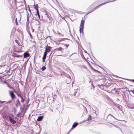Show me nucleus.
Here are the masks:
<instances>
[{
	"mask_svg": "<svg viewBox=\"0 0 134 134\" xmlns=\"http://www.w3.org/2000/svg\"><path fill=\"white\" fill-rule=\"evenodd\" d=\"M119 108V109H120V107H119H119H118V108Z\"/></svg>",
	"mask_w": 134,
	"mask_h": 134,
	"instance_id": "bf43d9fd",
	"label": "nucleus"
},
{
	"mask_svg": "<svg viewBox=\"0 0 134 134\" xmlns=\"http://www.w3.org/2000/svg\"><path fill=\"white\" fill-rule=\"evenodd\" d=\"M89 8H91V7L90 6L89 7H88V9H89Z\"/></svg>",
	"mask_w": 134,
	"mask_h": 134,
	"instance_id": "de8ad7c7",
	"label": "nucleus"
},
{
	"mask_svg": "<svg viewBox=\"0 0 134 134\" xmlns=\"http://www.w3.org/2000/svg\"><path fill=\"white\" fill-rule=\"evenodd\" d=\"M21 113H19L16 115V116L18 117H19L21 115Z\"/></svg>",
	"mask_w": 134,
	"mask_h": 134,
	"instance_id": "412c9836",
	"label": "nucleus"
},
{
	"mask_svg": "<svg viewBox=\"0 0 134 134\" xmlns=\"http://www.w3.org/2000/svg\"><path fill=\"white\" fill-rule=\"evenodd\" d=\"M92 119L91 116L90 115H89V116L88 117V118L87 119L83 121L82 122H84L86 121H87V120H91Z\"/></svg>",
	"mask_w": 134,
	"mask_h": 134,
	"instance_id": "9b49d317",
	"label": "nucleus"
},
{
	"mask_svg": "<svg viewBox=\"0 0 134 134\" xmlns=\"http://www.w3.org/2000/svg\"><path fill=\"white\" fill-rule=\"evenodd\" d=\"M85 23V20H81V25L84 26Z\"/></svg>",
	"mask_w": 134,
	"mask_h": 134,
	"instance_id": "ddd939ff",
	"label": "nucleus"
},
{
	"mask_svg": "<svg viewBox=\"0 0 134 134\" xmlns=\"http://www.w3.org/2000/svg\"><path fill=\"white\" fill-rule=\"evenodd\" d=\"M59 42H61V41H61V39H60V40H59Z\"/></svg>",
	"mask_w": 134,
	"mask_h": 134,
	"instance_id": "09e8293b",
	"label": "nucleus"
},
{
	"mask_svg": "<svg viewBox=\"0 0 134 134\" xmlns=\"http://www.w3.org/2000/svg\"><path fill=\"white\" fill-rule=\"evenodd\" d=\"M65 39V38H63L61 39V41H62L64 40V39Z\"/></svg>",
	"mask_w": 134,
	"mask_h": 134,
	"instance_id": "a19ab883",
	"label": "nucleus"
},
{
	"mask_svg": "<svg viewBox=\"0 0 134 134\" xmlns=\"http://www.w3.org/2000/svg\"><path fill=\"white\" fill-rule=\"evenodd\" d=\"M8 117L9 118V120L12 124H14L16 123V121L14 120L11 116H8Z\"/></svg>",
	"mask_w": 134,
	"mask_h": 134,
	"instance_id": "f257e3e1",
	"label": "nucleus"
},
{
	"mask_svg": "<svg viewBox=\"0 0 134 134\" xmlns=\"http://www.w3.org/2000/svg\"><path fill=\"white\" fill-rule=\"evenodd\" d=\"M46 68L45 66H43L42 67L41 69V70L42 71H44L46 69Z\"/></svg>",
	"mask_w": 134,
	"mask_h": 134,
	"instance_id": "6ab92c4d",
	"label": "nucleus"
},
{
	"mask_svg": "<svg viewBox=\"0 0 134 134\" xmlns=\"http://www.w3.org/2000/svg\"><path fill=\"white\" fill-rule=\"evenodd\" d=\"M93 88H94V86H93Z\"/></svg>",
	"mask_w": 134,
	"mask_h": 134,
	"instance_id": "5fc2aeb1",
	"label": "nucleus"
},
{
	"mask_svg": "<svg viewBox=\"0 0 134 134\" xmlns=\"http://www.w3.org/2000/svg\"><path fill=\"white\" fill-rule=\"evenodd\" d=\"M46 14L47 15V17H48V18H49V15H48V14Z\"/></svg>",
	"mask_w": 134,
	"mask_h": 134,
	"instance_id": "37998d69",
	"label": "nucleus"
},
{
	"mask_svg": "<svg viewBox=\"0 0 134 134\" xmlns=\"http://www.w3.org/2000/svg\"><path fill=\"white\" fill-rule=\"evenodd\" d=\"M62 50H63V49L61 47L55 49V51H62Z\"/></svg>",
	"mask_w": 134,
	"mask_h": 134,
	"instance_id": "9d476101",
	"label": "nucleus"
},
{
	"mask_svg": "<svg viewBox=\"0 0 134 134\" xmlns=\"http://www.w3.org/2000/svg\"><path fill=\"white\" fill-rule=\"evenodd\" d=\"M20 102V101L18 99L16 101V102Z\"/></svg>",
	"mask_w": 134,
	"mask_h": 134,
	"instance_id": "c9c22d12",
	"label": "nucleus"
},
{
	"mask_svg": "<svg viewBox=\"0 0 134 134\" xmlns=\"http://www.w3.org/2000/svg\"><path fill=\"white\" fill-rule=\"evenodd\" d=\"M10 95L12 99H14L16 98V96L14 94L13 92L12 91H10Z\"/></svg>",
	"mask_w": 134,
	"mask_h": 134,
	"instance_id": "7ed1b4c3",
	"label": "nucleus"
},
{
	"mask_svg": "<svg viewBox=\"0 0 134 134\" xmlns=\"http://www.w3.org/2000/svg\"><path fill=\"white\" fill-rule=\"evenodd\" d=\"M85 53H86V51H85Z\"/></svg>",
	"mask_w": 134,
	"mask_h": 134,
	"instance_id": "13d9d810",
	"label": "nucleus"
},
{
	"mask_svg": "<svg viewBox=\"0 0 134 134\" xmlns=\"http://www.w3.org/2000/svg\"><path fill=\"white\" fill-rule=\"evenodd\" d=\"M17 41H18L17 40H15V42H16Z\"/></svg>",
	"mask_w": 134,
	"mask_h": 134,
	"instance_id": "3c124183",
	"label": "nucleus"
},
{
	"mask_svg": "<svg viewBox=\"0 0 134 134\" xmlns=\"http://www.w3.org/2000/svg\"><path fill=\"white\" fill-rule=\"evenodd\" d=\"M20 97L21 98V102L22 103H23V102L24 101L25 99L23 98V97L22 96Z\"/></svg>",
	"mask_w": 134,
	"mask_h": 134,
	"instance_id": "a211bd4d",
	"label": "nucleus"
},
{
	"mask_svg": "<svg viewBox=\"0 0 134 134\" xmlns=\"http://www.w3.org/2000/svg\"><path fill=\"white\" fill-rule=\"evenodd\" d=\"M6 82H4V83H5Z\"/></svg>",
	"mask_w": 134,
	"mask_h": 134,
	"instance_id": "0e129e2a",
	"label": "nucleus"
},
{
	"mask_svg": "<svg viewBox=\"0 0 134 134\" xmlns=\"http://www.w3.org/2000/svg\"><path fill=\"white\" fill-rule=\"evenodd\" d=\"M91 69L93 70L94 71H95V72H99V71H98V70L95 69L93 68H91Z\"/></svg>",
	"mask_w": 134,
	"mask_h": 134,
	"instance_id": "4be33fe9",
	"label": "nucleus"
},
{
	"mask_svg": "<svg viewBox=\"0 0 134 134\" xmlns=\"http://www.w3.org/2000/svg\"><path fill=\"white\" fill-rule=\"evenodd\" d=\"M28 33L29 34V35H30V37L32 38V37H33L32 36V35L31 34L30 32H29V31H28Z\"/></svg>",
	"mask_w": 134,
	"mask_h": 134,
	"instance_id": "5701e85b",
	"label": "nucleus"
},
{
	"mask_svg": "<svg viewBox=\"0 0 134 134\" xmlns=\"http://www.w3.org/2000/svg\"><path fill=\"white\" fill-rule=\"evenodd\" d=\"M126 79L128 80L132 81L133 82H134V79Z\"/></svg>",
	"mask_w": 134,
	"mask_h": 134,
	"instance_id": "a878e982",
	"label": "nucleus"
},
{
	"mask_svg": "<svg viewBox=\"0 0 134 134\" xmlns=\"http://www.w3.org/2000/svg\"><path fill=\"white\" fill-rule=\"evenodd\" d=\"M6 102L5 101H0V102H1V103H3V102Z\"/></svg>",
	"mask_w": 134,
	"mask_h": 134,
	"instance_id": "ea45409f",
	"label": "nucleus"
},
{
	"mask_svg": "<svg viewBox=\"0 0 134 134\" xmlns=\"http://www.w3.org/2000/svg\"><path fill=\"white\" fill-rule=\"evenodd\" d=\"M19 106H21V105L20 102H16V107H18Z\"/></svg>",
	"mask_w": 134,
	"mask_h": 134,
	"instance_id": "1a4fd4ad",
	"label": "nucleus"
},
{
	"mask_svg": "<svg viewBox=\"0 0 134 134\" xmlns=\"http://www.w3.org/2000/svg\"><path fill=\"white\" fill-rule=\"evenodd\" d=\"M119 108V109H120V107H119H119H118V108Z\"/></svg>",
	"mask_w": 134,
	"mask_h": 134,
	"instance_id": "680f3d73",
	"label": "nucleus"
},
{
	"mask_svg": "<svg viewBox=\"0 0 134 134\" xmlns=\"http://www.w3.org/2000/svg\"><path fill=\"white\" fill-rule=\"evenodd\" d=\"M93 10L92 9L89 12H87V13H86V15H87L88 14H89L92 12H93Z\"/></svg>",
	"mask_w": 134,
	"mask_h": 134,
	"instance_id": "b1692460",
	"label": "nucleus"
},
{
	"mask_svg": "<svg viewBox=\"0 0 134 134\" xmlns=\"http://www.w3.org/2000/svg\"><path fill=\"white\" fill-rule=\"evenodd\" d=\"M95 59L96 60H97V61H98V60H97L95 58Z\"/></svg>",
	"mask_w": 134,
	"mask_h": 134,
	"instance_id": "4d7b16f0",
	"label": "nucleus"
},
{
	"mask_svg": "<svg viewBox=\"0 0 134 134\" xmlns=\"http://www.w3.org/2000/svg\"><path fill=\"white\" fill-rule=\"evenodd\" d=\"M79 124L77 122H75L73 124L72 127L71 129H72L75 128Z\"/></svg>",
	"mask_w": 134,
	"mask_h": 134,
	"instance_id": "423d86ee",
	"label": "nucleus"
},
{
	"mask_svg": "<svg viewBox=\"0 0 134 134\" xmlns=\"http://www.w3.org/2000/svg\"><path fill=\"white\" fill-rule=\"evenodd\" d=\"M67 82H68V81H69V80H68V79H66V82H67Z\"/></svg>",
	"mask_w": 134,
	"mask_h": 134,
	"instance_id": "a18cd8bd",
	"label": "nucleus"
},
{
	"mask_svg": "<svg viewBox=\"0 0 134 134\" xmlns=\"http://www.w3.org/2000/svg\"><path fill=\"white\" fill-rule=\"evenodd\" d=\"M36 134H39V133H36Z\"/></svg>",
	"mask_w": 134,
	"mask_h": 134,
	"instance_id": "864d4df0",
	"label": "nucleus"
},
{
	"mask_svg": "<svg viewBox=\"0 0 134 134\" xmlns=\"http://www.w3.org/2000/svg\"><path fill=\"white\" fill-rule=\"evenodd\" d=\"M29 11L31 12V10H30V9H29Z\"/></svg>",
	"mask_w": 134,
	"mask_h": 134,
	"instance_id": "603ef678",
	"label": "nucleus"
},
{
	"mask_svg": "<svg viewBox=\"0 0 134 134\" xmlns=\"http://www.w3.org/2000/svg\"><path fill=\"white\" fill-rule=\"evenodd\" d=\"M119 108V109H120V107H119H119H118V108Z\"/></svg>",
	"mask_w": 134,
	"mask_h": 134,
	"instance_id": "052dcab7",
	"label": "nucleus"
},
{
	"mask_svg": "<svg viewBox=\"0 0 134 134\" xmlns=\"http://www.w3.org/2000/svg\"><path fill=\"white\" fill-rule=\"evenodd\" d=\"M118 129H119L122 132V130L120 127H119Z\"/></svg>",
	"mask_w": 134,
	"mask_h": 134,
	"instance_id": "e433bc0d",
	"label": "nucleus"
},
{
	"mask_svg": "<svg viewBox=\"0 0 134 134\" xmlns=\"http://www.w3.org/2000/svg\"><path fill=\"white\" fill-rule=\"evenodd\" d=\"M71 35L72 36V35L71 34Z\"/></svg>",
	"mask_w": 134,
	"mask_h": 134,
	"instance_id": "e2e57ef3",
	"label": "nucleus"
},
{
	"mask_svg": "<svg viewBox=\"0 0 134 134\" xmlns=\"http://www.w3.org/2000/svg\"><path fill=\"white\" fill-rule=\"evenodd\" d=\"M98 8L96 7H95V8H94L93 9V11H94V10H96L97 8Z\"/></svg>",
	"mask_w": 134,
	"mask_h": 134,
	"instance_id": "cd10ccee",
	"label": "nucleus"
},
{
	"mask_svg": "<svg viewBox=\"0 0 134 134\" xmlns=\"http://www.w3.org/2000/svg\"><path fill=\"white\" fill-rule=\"evenodd\" d=\"M113 125H114L116 128H118H118L119 127L118 126L116 125H115L114 124H112Z\"/></svg>",
	"mask_w": 134,
	"mask_h": 134,
	"instance_id": "c85d7f7f",
	"label": "nucleus"
},
{
	"mask_svg": "<svg viewBox=\"0 0 134 134\" xmlns=\"http://www.w3.org/2000/svg\"><path fill=\"white\" fill-rule=\"evenodd\" d=\"M52 47L50 46H47L46 47L44 52L47 53L51 51V49Z\"/></svg>",
	"mask_w": 134,
	"mask_h": 134,
	"instance_id": "f03ea898",
	"label": "nucleus"
},
{
	"mask_svg": "<svg viewBox=\"0 0 134 134\" xmlns=\"http://www.w3.org/2000/svg\"><path fill=\"white\" fill-rule=\"evenodd\" d=\"M62 37L63 36V35L61 34L60 35Z\"/></svg>",
	"mask_w": 134,
	"mask_h": 134,
	"instance_id": "8fccbe9b",
	"label": "nucleus"
},
{
	"mask_svg": "<svg viewBox=\"0 0 134 134\" xmlns=\"http://www.w3.org/2000/svg\"><path fill=\"white\" fill-rule=\"evenodd\" d=\"M84 29V26L80 25V32L81 33L83 34V30Z\"/></svg>",
	"mask_w": 134,
	"mask_h": 134,
	"instance_id": "20e7f679",
	"label": "nucleus"
},
{
	"mask_svg": "<svg viewBox=\"0 0 134 134\" xmlns=\"http://www.w3.org/2000/svg\"><path fill=\"white\" fill-rule=\"evenodd\" d=\"M47 54V53L44 52V53L43 55V56L42 58H46Z\"/></svg>",
	"mask_w": 134,
	"mask_h": 134,
	"instance_id": "dca6fc26",
	"label": "nucleus"
},
{
	"mask_svg": "<svg viewBox=\"0 0 134 134\" xmlns=\"http://www.w3.org/2000/svg\"><path fill=\"white\" fill-rule=\"evenodd\" d=\"M65 46L66 47H67L69 45V44H65Z\"/></svg>",
	"mask_w": 134,
	"mask_h": 134,
	"instance_id": "58836bf2",
	"label": "nucleus"
},
{
	"mask_svg": "<svg viewBox=\"0 0 134 134\" xmlns=\"http://www.w3.org/2000/svg\"><path fill=\"white\" fill-rule=\"evenodd\" d=\"M15 22L16 23V24L17 25H18V23L17 22V18H16L15 20Z\"/></svg>",
	"mask_w": 134,
	"mask_h": 134,
	"instance_id": "393cba45",
	"label": "nucleus"
},
{
	"mask_svg": "<svg viewBox=\"0 0 134 134\" xmlns=\"http://www.w3.org/2000/svg\"><path fill=\"white\" fill-rule=\"evenodd\" d=\"M43 116H39L38 117L37 120L38 121H40L43 119Z\"/></svg>",
	"mask_w": 134,
	"mask_h": 134,
	"instance_id": "6e6552de",
	"label": "nucleus"
},
{
	"mask_svg": "<svg viewBox=\"0 0 134 134\" xmlns=\"http://www.w3.org/2000/svg\"><path fill=\"white\" fill-rule=\"evenodd\" d=\"M115 76L116 77H119V78L120 77H118V76H117L116 75H115Z\"/></svg>",
	"mask_w": 134,
	"mask_h": 134,
	"instance_id": "79ce46f5",
	"label": "nucleus"
},
{
	"mask_svg": "<svg viewBox=\"0 0 134 134\" xmlns=\"http://www.w3.org/2000/svg\"><path fill=\"white\" fill-rule=\"evenodd\" d=\"M112 116V117H113L115 119H116L113 116L111 115V114H109V115H108V116Z\"/></svg>",
	"mask_w": 134,
	"mask_h": 134,
	"instance_id": "bb28decb",
	"label": "nucleus"
},
{
	"mask_svg": "<svg viewBox=\"0 0 134 134\" xmlns=\"http://www.w3.org/2000/svg\"><path fill=\"white\" fill-rule=\"evenodd\" d=\"M46 58H42V60H43V62H45V59Z\"/></svg>",
	"mask_w": 134,
	"mask_h": 134,
	"instance_id": "f704fd0d",
	"label": "nucleus"
},
{
	"mask_svg": "<svg viewBox=\"0 0 134 134\" xmlns=\"http://www.w3.org/2000/svg\"><path fill=\"white\" fill-rule=\"evenodd\" d=\"M36 15H37L39 17V19L41 20L40 19V15L39 11L38 10H37V12Z\"/></svg>",
	"mask_w": 134,
	"mask_h": 134,
	"instance_id": "f3484780",
	"label": "nucleus"
},
{
	"mask_svg": "<svg viewBox=\"0 0 134 134\" xmlns=\"http://www.w3.org/2000/svg\"><path fill=\"white\" fill-rule=\"evenodd\" d=\"M27 21H28V22L29 21V18H28V16H27Z\"/></svg>",
	"mask_w": 134,
	"mask_h": 134,
	"instance_id": "4c0bfd02",
	"label": "nucleus"
},
{
	"mask_svg": "<svg viewBox=\"0 0 134 134\" xmlns=\"http://www.w3.org/2000/svg\"><path fill=\"white\" fill-rule=\"evenodd\" d=\"M32 31L33 32H34V29H32Z\"/></svg>",
	"mask_w": 134,
	"mask_h": 134,
	"instance_id": "49530a36",
	"label": "nucleus"
},
{
	"mask_svg": "<svg viewBox=\"0 0 134 134\" xmlns=\"http://www.w3.org/2000/svg\"><path fill=\"white\" fill-rule=\"evenodd\" d=\"M74 91H75V92H74V95L75 96H76V94L77 92V89L75 90Z\"/></svg>",
	"mask_w": 134,
	"mask_h": 134,
	"instance_id": "aec40b11",
	"label": "nucleus"
},
{
	"mask_svg": "<svg viewBox=\"0 0 134 134\" xmlns=\"http://www.w3.org/2000/svg\"><path fill=\"white\" fill-rule=\"evenodd\" d=\"M29 100L27 101V102H26V103L27 104L29 102Z\"/></svg>",
	"mask_w": 134,
	"mask_h": 134,
	"instance_id": "c03bdc74",
	"label": "nucleus"
},
{
	"mask_svg": "<svg viewBox=\"0 0 134 134\" xmlns=\"http://www.w3.org/2000/svg\"><path fill=\"white\" fill-rule=\"evenodd\" d=\"M130 92H132L134 94V90H131Z\"/></svg>",
	"mask_w": 134,
	"mask_h": 134,
	"instance_id": "473e14b6",
	"label": "nucleus"
},
{
	"mask_svg": "<svg viewBox=\"0 0 134 134\" xmlns=\"http://www.w3.org/2000/svg\"><path fill=\"white\" fill-rule=\"evenodd\" d=\"M30 56V54L28 53L27 51L25 52L23 54V56L24 58H26Z\"/></svg>",
	"mask_w": 134,
	"mask_h": 134,
	"instance_id": "39448f33",
	"label": "nucleus"
},
{
	"mask_svg": "<svg viewBox=\"0 0 134 134\" xmlns=\"http://www.w3.org/2000/svg\"><path fill=\"white\" fill-rule=\"evenodd\" d=\"M57 34H58V35H61V34L58 31L57 32Z\"/></svg>",
	"mask_w": 134,
	"mask_h": 134,
	"instance_id": "72a5a7b5",
	"label": "nucleus"
},
{
	"mask_svg": "<svg viewBox=\"0 0 134 134\" xmlns=\"http://www.w3.org/2000/svg\"><path fill=\"white\" fill-rule=\"evenodd\" d=\"M12 100V99L10 100H9V101H8L7 102H7V103H10L11 102Z\"/></svg>",
	"mask_w": 134,
	"mask_h": 134,
	"instance_id": "2f4dec72",
	"label": "nucleus"
},
{
	"mask_svg": "<svg viewBox=\"0 0 134 134\" xmlns=\"http://www.w3.org/2000/svg\"><path fill=\"white\" fill-rule=\"evenodd\" d=\"M34 7L35 9L36 10L37 12V10H38V4H36V5L35 4L34 5Z\"/></svg>",
	"mask_w": 134,
	"mask_h": 134,
	"instance_id": "4468645a",
	"label": "nucleus"
},
{
	"mask_svg": "<svg viewBox=\"0 0 134 134\" xmlns=\"http://www.w3.org/2000/svg\"><path fill=\"white\" fill-rule=\"evenodd\" d=\"M66 39L67 40H69V39H68V38H66Z\"/></svg>",
	"mask_w": 134,
	"mask_h": 134,
	"instance_id": "6e6d98bb",
	"label": "nucleus"
},
{
	"mask_svg": "<svg viewBox=\"0 0 134 134\" xmlns=\"http://www.w3.org/2000/svg\"><path fill=\"white\" fill-rule=\"evenodd\" d=\"M14 92L18 97H20L21 96V94L20 93H19L18 92L15 91H14Z\"/></svg>",
	"mask_w": 134,
	"mask_h": 134,
	"instance_id": "f8f14e48",
	"label": "nucleus"
},
{
	"mask_svg": "<svg viewBox=\"0 0 134 134\" xmlns=\"http://www.w3.org/2000/svg\"><path fill=\"white\" fill-rule=\"evenodd\" d=\"M22 55H17L16 57H22Z\"/></svg>",
	"mask_w": 134,
	"mask_h": 134,
	"instance_id": "7c9ffc66",
	"label": "nucleus"
},
{
	"mask_svg": "<svg viewBox=\"0 0 134 134\" xmlns=\"http://www.w3.org/2000/svg\"><path fill=\"white\" fill-rule=\"evenodd\" d=\"M130 108L131 109H134V106H133L130 107Z\"/></svg>",
	"mask_w": 134,
	"mask_h": 134,
	"instance_id": "c756f323",
	"label": "nucleus"
},
{
	"mask_svg": "<svg viewBox=\"0 0 134 134\" xmlns=\"http://www.w3.org/2000/svg\"><path fill=\"white\" fill-rule=\"evenodd\" d=\"M66 76L68 77V80H69V81L67 82V83H69L71 82V76L69 75H67Z\"/></svg>",
	"mask_w": 134,
	"mask_h": 134,
	"instance_id": "0eeeda50",
	"label": "nucleus"
},
{
	"mask_svg": "<svg viewBox=\"0 0 134 134\" xmlns=\"http://www.w3.org/2000/svg\"><path fill=\"white\" fill-rule=\"evenodd\" d=\"M20 110L21 111V112H22L23 110H24V106H23V107H22V106L21 105V106H20Z\"/></svg>",
	"mask_w": 134,
	"mask_h": 134,
	"instance_id": "2eb2a0df",
	"label": "nucleus"
}]
</instances>
